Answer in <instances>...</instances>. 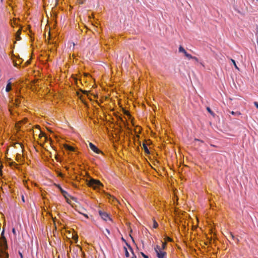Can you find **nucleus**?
I'll list each match as a JSON object with an SVG mask.
<instances>
[{
	"label": "nucleus",
	"instance_id": "nucleus-1",
	"mask_svg": "<svg viewBox=\"0 0 258 258\" xmlns=\"http://www.w3.org/2000/svg\"><path fill=\"white\" fill-rule=\"evenodd\" d=\"M37 131H35V133H34V136L35 135H37L38 134V137L39 139V144H44V143L47 142L48 140H50L49 138L46 136V135L41 131L40 130L39 126H36L35 127Z\"/></svg>",
	"mask_w": 258,
	"mask_h": 258
},
{
	"label": "nucleus",
	"instance_id": "nucleus-2",
	"mask_svg": "<svg viewBox=\"0 0 258 258\" xmlns=\"http://www.w3.org/2000/svg\"><path fill=\"white\" fill-rule=\"evenodd\" d=\"M87 184L94 189H100V187L103 186V184L99 180L93 178H90L87 180Z\"/></svg>",
	"mask_w": 258,
	"mask_h": 258
},
{
	"label": "nucleus",
	"instance_id": "nucleus-3",
	"mask_svg": "<svg viewBox=\"0 0 258 258\" xmlns=\"http://www.w3.org/2000/svg\"><path fill=\"white\" fill-rule=\"evenodd\" d=\"M154 250L156 252V255L158 258H167V253L161 248V246L156 245L154 246Z\"/></svg>",
	"mask_w": 258,
	"mask_h": 258
},
{
	"label": "nucleus",
	"instance_id": "nucleus-4",
	"mask_svg": "<svg viewBox=\"0 0 258 258\" xmlns=\"http://www.w3.org/2000/svg\"><path fill=\"white\" fill-rule=\"evenodd\" d=\"M56 187L60 190L61 194L63 195V196L66 198L67 199V196L68 195V193L64 190L60 185L59 184H55ZM67 202L68 203L70 204V201L69 199H67Z\"/></svg>",
	"mask_w": 258,
	"mask_h": 258
},
{
	"label": "nucleus",
	"instance_id": "nucleus-5",
	"mask_svg": "<svg viewBox=\"0 0 258 258\" xmlns=\"http://www.w3.org/2000/svg\"><path fill=\"white\" fill-rule=\"evenodd\" d=\"M89 145L90 149L93 151H94L95 153H96L97 154H99L101 152V151L92 143L89 142Z\"/></svg>",
	"mask_w": 258,
	"mask_h": 258
},
{
	"label": "nucleus",
	"instance_id": "nucleus-6",
	"mask_svg": "<svg viewBox=\"0 0 258 258\" xmlns=\"http://www.w3.org/2000/svg\"><path fill=\"white\" fill-rule=\"evenodd\" d=\"M99 215L101 216V217L105 221H107V219L109 218L108 214L103 211H99Z\"/></svg>",
	"mask_w": 258,
	"mask_h": 258
},
{
	"label": "nucleus",
	"instance_id": "nucleus-7",
	"mask_svg": "<svg viewBox=\"0 0 258 258\" xmlns=\"http://www.w3.org/2000/svg\"><path fill=\"white\" fill-rule=\"evenodd\" d=\"M64 148L66 150L71 152H75L76 151L75 148L74 147H72L68 144H65L64 145Z\"/></svg>",
	"mask_w": 258,
	"mask_h": 258
},
{
	"label": "nucleus",
	"instance_id": "nucleus-8",
	"mask_svg": "<svg viewBox=\"0 0 258 258\" xmlns=\"http://www.w3.org/2000/svg\"><path fill=\"white\" fill-rule=\"evenodd\" d=\"M0 258H9L8 253L0 249Z\"/></svg>",
	"mask_w": 258,
	"mask_h": 258
},
{
	"label": "nucleus",
	"instance_id": "nucleus-9",
	"mask_svg": "<svg viewBox=\"0 0 258 258\" xmlns=\"http://www.w3.org/2000/svg\"><path fill=\"white\" fill-rule=\"evenodd\" d=\"M12 90V83L11 82L9 81L6 88V91L7 92H9Z\"/></svg>",
	"mask_w": 258,
	"mask_h": 258
},
{
	"label": "nucleus",
	"instance_id": "nucleus-10",
	"mask_svg": "<svg viewBox=\"0 0 258 258\" xmlns=\"http://www.w3.org/2000/svg\"><path fill=\"white\" fill-rule=\"evenodd\" d=\"M21 33V29L20 28L17 31L16 34V39L18 41L20 40L21 39V37H20Z\"/></svg>",
	"mask_w": 258,
	"mask_h": 258
},
{
	"label": "nucleus",
	"instance_id": "nucleus-11",
	"mask_svg": "<svg viewBox=\"0 0 258 258\" xmlns=\"http://www.w3.org/2000/svg\"><path fill=\"white\" fill-rule=\"evenodd\" d=\"M18 21L19 20L17 19H13V22H12L11 25L13 27L14 26H18Z\"/></svg>",
	"mask_w": 258,
	"mask_h": 258
},
{
	"label": "nucleus",
	"instance_id": "nucleus-12",
	"mask_svg": "<svg viewBox=\"0 0 258 258\" xmlns=\"http://www.w3.org/2000/svg\"><path fill=\"white\" fill-rule=\"evenodd\" d=\"M143 149L146 153L150 154V151L147 147V146L145 144H143Z\"/></svg>",
	"mask_w": 258,
	"mask_h": 258
},
{
	"label": "nucleus",
	"instance_id": "nucleus-13",
	"mask_svg": "<svg viewBox=\"0 0 258 258\" xmlns=\"http://www.w3.org/2000/svg\"><path fill=\"white\" fill-rule=\"evenodd\" d=\"M179 52H182L184 53V54H185L186 52L184 48L181 46H180L179 47Z\"/></svg>",
	"mask_w": 258,
	"mask_h": 258
},
{
	"label": "nucleus",
	"instance_id": "nucleus-14",
	"mask_svg": "<svg viewBox=\"0 0 258 258\" xmlns=\"http://www.w3.org/2000/svg\"><path fill=\"white\" fill-rule=\"evenodd\" d=\"M166 247H167L166 241H164V242L162 241V246H161V248H162V249L165 250L166 248Z\"/></svg>",
	"mask_w": 258,
	"mask_h": 258
},
{
	"label": "nucleus",
	"instance_id": "nucleus-15",
	"mask_svg": "<svg viewBox=\"0 0 258 258\" xmlns=\"http://www.w3.org/2000/svg\"><path fill=\"white\" fill-rule=\"evenodd\" d=\"M230 237L232 239L235 240L237 243L238 242L239 239L238 238H235V236L231 233H230Z\"/></svg>",
	"mask_w": 258,
	"mask_h": 258
},
{
	"label": "nucleus",
	"instance_id": "nucleus-16",
	"mask_svg": "<svg viewBox=\"0 0 258 258\" xmlns=\"http://www.w3.org/2000/svg\"><path fill=\"white\" fill-rule=\"evenodd\" d=\"M230 113L235 116H239L241 114V113L239 111L234 112L232 111L230 112Z\"/></svg>",
	"mask_w": 258,
	"mask_h": 258
},
{
	"label": "nucleus",
	"instance_id": "nucleus-17",
	"mask_svg": "<svg viewBox=\"0 0 258 258\" xmlns=\"http://www.w3.org/2000/svg\"><path fill=\"white\" fill-rule=\"evenodd\" d=\"M158 227V223L155 220H153V227L154 228H157V227Z\"/></svg>",
	"mask_w": 258,
	"mask_h": 258
},
{
	"label": "nucleus",
	"instance_id": "nucleus-18",
	"mask_svg": "<svg viewBox=\"0 0 258 258\" xmlns=\"http://www.w3.org/2000/svg\"><path fill=\"white\" fill-rule=\"evenodd\" d=\"M19 62H17L16 61H13V63H14V66L16 67H18L19 66V64L21 63V60H18Z\"/></svg>",
	"mask_w": 258,
	"mask_h": 258
},
{
	"label": "nucleus",
	"instance_id": "nucleus-19",
	"mask_svg": "<svg viewBox=\"0 0 258 258\" xmlns=\"http://www.w3.org/2000/svg\"><path fill=\"white\" fill-rule=\"evenodd\" d=\"M184 55L188 59H192L193 57V56L191 54L188 53L187 52L184 54Z\"/></svg>",
	"mask_w": 258,
	"mask_h": 258
},
{
	"label": "nucleus",
	"instance_id": "nucleus-20",
	"mask_svg": "<svg viewBox=\"0 0 258 258\" xmlns=\"http://www.w3.org/2000/svg\"><path fill=\"white\" fill-rule=\"evenodd\" d=\"M124 251H125V256L126 257H128L130 256V254H129V252L127 251V248L125 247H124Z\"/></svg>",
	"mask_w": 258,
	"mask_h": 258
},
{
	"label": "nucleus",
	"instance_id": "nucleus-21",
	"mask_svg": "<svg viewBox=\"0 0 258 258\" xmlns=\"http://www.w3.org/2000/svg\"><path fill=\"white\" fill-rule=\"evenodd\" d=\"M164 239H165V241H169V242L172 241V239L170 237H168L167 236H166L165 237Z\"/></svg>",
	"mask_w": 258,
	"mask_h": 258
},
{
	"label": "nucleus",
	"instance_id": "nucleus-22",
	"mask_svg": "<svg viewBox=\"0 0 258 258\" xmlns=\"http://www.w3.org/2000/svg\"><path fill=\"white\" fill-rule=\"evenodd\" d=\"M231 61H232V62L233 63V64H234L235 68L237 69V70H239L238 67L237 66L236 64V62H235V61L233 59H231Z\"/></svg>",
	"mask_w": 258,
	"mask_h": 258
},
{
	"label": "nucleus",
	"instance_id": "nucleus-23",
	"mask_svg": "<svg viewBox=\"0 0 258 258\" xmlns=\"http://www.w3.org/2000/svg\"><path fill=\"white\" fill-rule=\"evenodd\" d=\"M15 101H16V103H17V104H19L21 103V101L19 98L16 99Z\"/></svg>",
	"mask_w": 258,
	"mask_h": 258
},
{
	"label": "nucleus",
	"instance_id": "nucleus-24",
	"mask_svg": "<svg viewBox=\"0 0 258 258\" xmlns=\"http://www.w3.org/2000/svg\"><path fill=\"white\" fill-rule=\"evenodd\" d=\"M192 59H194V60H195L196 61H197V62H199V59H198L197 57H195V56H193V57H192Z\"/></svg>",
	"mask_w": 258,
	"mask_h": 258
},
{
	"label": "nucleus",
	"instance_id": "nucleus-25",
	"mask_svg": "<svg viewBox=\"0 0 258 258\" xmlns=\"http://www.w3.org/2000/svg\"><path fill=\"white\" fill-rule=\"evenodd\" d=\"M141 254L144 258H149L148 256L144 253L142 252Z\"/></svg>",
	"mask_w": 258,
	"mask_h": 258
},
{
	"label": "nucleus",
	"instance_id": "nucleus-26",
	"mask_svg": "<svg viewBox=\"0 0 258 258\" xmlns=\"http://www.w3.org/2000/svg\"><path fill=\"white\" fill-rule=\"evenodd\" d=\"M27 121V119L25 118L23 120H22V123L23 124H25V123H26Z\"/></svg>",
	"mask_w": 258,
	"mask_h": 258
},
{
	"label": "nucleus",
	"instance_id": "nucleus-27",
	"mask_svg": "<svg viewBox=\"0 0 258 258\" xmlns=\"http://www.w3.org/2000/svg\"><path fill=\"white\" fill-rule=\"evenodd\" d=\"M17 145H18L22 149L23 148V145L21 143H17Z\"/></svg>",
	"mask_w": 258,
	"mask_h": 258
},
{
	"label": "nucleus",
	"instance_id": "nucleus-28",
	"mask_svg": "<svg viewBox=\"0 0 258 258\" xmlns=\"http://www.w3.org/2000/svg\"><path fill=\"white\" fill-rule=\"evenodd\" d=\"M254 105L256 107V108H258V102H254Z\"/></svg>",
	"mask_w": 258,
	"mask_h": 258
},
{
	"label": "nucleus",
	"instance_id": "nucleus-29",
	"mask_svg": "<svg viewBox=\"0 0 258 258\" xmlns=\"http://www.w3.org/2000/svg\"><path fill=\"white\" fill-rule=\"evenodd\" d=\"M83 215L85 218H88V216L87 214H83Z\"/></svg>",
	"mask_w": 258,
	"mask_h": 258
},
{
	"label": "nucleus",
	"instance_id": "nucleus-30",
	"mask_svg": "<svg viewBox=\"0 0 258 258\" xmlns=\"http://www.w3.org/2000/svg\"><path fill=\"white\" fill-rule=\"evenodd\" d=\"M106 232L108 233V234H109L110 233V232H109V230L107 229H106Z\"/></svg>",
	"mask_w": 258,
	"mask_h": 258
},
{
	"label": "nucleus",
	"instance_id": "nucleus-31",
	"mask_svg": "<svg viewBox=\"0 0 258 258\" xmlns=\"http://www.w3.org/2000/svg\"><path fill=\"white\" fill-rule=\"evenodd\" d=\"M136 257H137L136 255L133 253V256L132 258H136Z\"/></svg>",
	"mask_w": 258,
	"mask_h": 258
},
{
	"label": "nucleus",
	"instance_id": "nucleus-32",
	"mask_svg": "<svg viewBox=\"0 0 258 258\" xmlns=\"http://www.w3.org/2000/svg\"><path fill=\"white\" fill-rule=\"evenodd\" d=\"M207 110L209 112H211V109L209 107L207 108Z\"/></svg>",
	"mask_w": 258,
	"mask_h": 258
},
{
	"label": "nucleus",
	"instance_id": "nucleus-33",
	"mask_svg": "<svg viewBox=\"0 0 258 258\" xmlns=\"http://www.w3.org/2000/svg\"><path fill=\"white\" fill-rule=\"evenodd\" d=\"M129 247H130L131 250L133 251V249H132V248L130 246H129ZM132 252H133V251H132Z\"/></svg>",
	"mask_w": 258,
	"mask_h": 258
},
{
	"label": "nucleus",
	"instance_id": "nucleus-34",
	"mask_svg": "<svg viewBox=\"0 0 258 258\" xmlns=\"http://www.w3.org/2000/svg\"><path fill=\"white\" fill-rule=\"evenodd\" d=\"M26 63H27V64L30 63V61H27L26 62Z\"/></svg>",
	"mask_w": 258,
	"mask_h": 258
},
{
	"label": "nucleus",
	"instance_id": "nucleus-35",
	"mask_svg": "<svg viewBox=\"0 0 258 258\" xmlns=\"http://www.w3.org/2000/svg\"><path fill=\"white\" fill-rule=\"evenodd\" d=\"M74 238H76V239H78V237H77V236L74 237Z\"/></svg>",
	"mask_w": 258,
	"mask_h": 258
},
{
	"label": "nucleus",
	"instance_id": "nucleus-36",
	"mask_svg": "<svg viewBox=\"0 0 258 258\" xmlns=\"http://www.w3.org/2000/svg\"><path fill=\"white\" fill-rule=\"evenodd\" d=\"M20 255H21V258H23V255H22V254L21 253H20Z\"/></svg>",
	"mask_w": 258,
	"mask_h": 258
},
{
	"label": "nucleus",
	"instance_id": "nucleus-37",
	"mask_svg": "<svg viewBox=\"0 0 258 258\" xmlns=\"http://www.w3.org/2000/svg\"><path fill=\"white\" fill-rule=\"evenodd\" d=\"M22 200L24 202V197H22Z\"/></svg>",
	"mask_w": 258,
	"mask_h": 258
},
{
	"label": "nucleus",
	"instance_id": "nucleus-38",
	"mask_svg": "<svg viewBox=\"0 0 258 258\" xmlns=\"http://www.w3.org/2000/svg\"><path fill=\"white\" fill-rule=\"evenodd\" d=\"M81 4H83V2H80Z\"/></svg>",
	"mask_w": 258,
	"mask_h": 258
},
{
	"label": "nucleus",
	"instance_id": "nucleus-39",
	"mask_svg": "<svg viewBox=\"0 0 258 258\" xmlns=\"http://www.w3.org/2000/svg\"><path fill=\"white\" fill-rule=\"evenodd\" d=\"M200 64H201L203 66V64H202V63L201 62H200Z\"/></svg>",
	"mask_w": 258,
	"mask_h": 258
}]
</instances>
